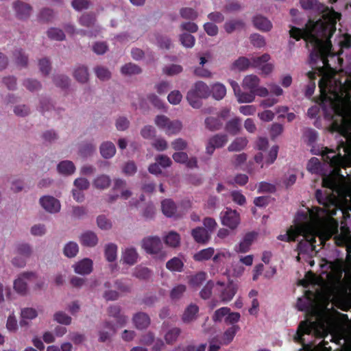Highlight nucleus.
Returning a JSON list of instances; mask_svg holds the SVG:
<instances>
[{
    "instance_id": "f257e3e1",
    "label": "nucleus",
    "mask_w": 351,
    "mask_h": 351,
    "mask_svg": "<svg viewBox=\"0 0 351 351\" xmlns=\"http://www.w3.org/2000/svg\"><path fill=\"white\" fill-rule=\"evenodd\" d=\"M329 273H324L319 277L308 272L300 285L307 287L312 285L313 290H308L305 295L298 299L297 308L311 314L313 320L307 319L300 323L294 335L296 341L303 344L300 351H330L324 341L322 346L312 348L304 343V336L313 335L318 337L338 334L343 324L348 320L347 315L339 313L334 306L347 311L351 307L348 289L341 281L342 271L339 267H332Z\"/></svg>"
},
{
    "instance_id": "f03ea898",
    "label": "nucleus",
    "mask_w": 351,
    "mask_h": 351,
    "mask_svg": "<svg viewBox=\"0 0 351 351\" xmlns=\"http://www.w3.org/2000/svg\"><path fill=\"white\" fill-rule=\"evenodd\" d=\"M301 7L306 10H312L322 14V19L314 21L308 20L304 29L290 26L289 35L299 40L303 38L306 45L311 48V61L315 64L317 61L320 65H315L314 71L308 73V77L312 80L317 75L322 76L319 82L324 80V85L343 83L339 79V74L328 64V56L335 53L332 50L330 38L336 30V23L340 19V14L333 10L325 7L316 0H300Z\"/></svg>"
},
{
    "instance_id": "7ed1b4c3",
    "label": "nucleus",
    "mask_w": 351,
    "mask_h": 351,
    "mask_svg": "<svg viewBox=\"0 0 351 351\" xmlns=\"http://www.w3.org/2000/svg\"><path fill=\"white\" fill-rule=\"evenodd\" d=\"M332 216L317 207L306 208L298 212L294 226L278 238L281 241H291L302 236L303 240L298 244L297 260L308 261L312 266L313 261L307 258L316 253V238L319 245H323L332 235H335V243L338 245L351 243V234L346 224L342 222L339 230L338 223Z\"/></svg>"
},
{
    "instance_id": "20e7f679",
    "label": "nucleus",
    "mask_w": 351,
    "mask_h": 351,
    "mask_svg": "<svg viewBox=\"0 0 351 351\" xmlns=\"http://www.w3.org/2000/svg\"><path fill=\"white\" fill-rule=\"evenodd\" d=\"M209 96L210 88L206 83L199 81L188 92L186 99L193 108H199L200 106L199 99L207 98Z\"/></svg>"
},
{
    "instance_id": "39448f33",
    "label": "nucleus",
    "mask_w": 351,
    "mask_h": 351,
    "mask_svg": "<svg viewBox=\"0 0 351 351\" xmlns=\"http://www.w3.org/2000/svg\"><path fill=\"white\" fill-rule=\"evenodd\" d=\"M155 125L168 136L178 134L182 128V122L179 120H171L165 115H158L154 119Z\"/></svg>"
},
{
    "instance_id": "423d86ee",
    "label": "nucleus",
    "mask_w": 351,
    "mask_h": 351,
    "mask_svg": "<svg viewBox=\"0 0 351 351\" xmlns=\"http://www.w3.org/2000/svg\"><path fill=\"white\" fill-rule=\"evenodd\" d=\"M252 67L258 69L265 75L271 74L274 70V64L269 62L271 56L268 53H264L261 56H252Z\"/></svg>"
},
{
    "instance_id": "0eeeda50",
    "label": "nucleus",
    "mask_w": 351,
    "mask_h": 351,
    "mask_svg": "<svg viewBox=\"0 0 351 351\" xmlns=\"http://www.w3.org/2000/svg\"><path fill=\"white\" fill-rule=\"evenodd\" d=\"M220 218L221 224L232 230L237 228L241 222L239 213L230 208L221 213Z\"/></svg>"
},
{
    "instance_id": "6e6552de",
    "label": "nucleus",
    "mask_w": 351,
    "mask_h": 351,
    "mask_svg": "<svg viewBox=\"0 0 351 351\" xmlns=\"http://www.w3.org/2000/svg\"><path fill=\"white\" fill-rule=\"evenodd\" d=\"M41 207L47 213L53 214L60 210L61 204L60 201L51 195H44L39 199Z\"/></svg>"
},
{
    "instance_id": "1a4fd4ad",
    "label": "nucleus",
    "mask_w": 351,
    "mask_h": 351,
    "mask_svg": "<svg viewBox=\"0 0 351 351\" xmlns=\"http://www.w3.org/2000/svg\"><path fill=\"white\" fill-rule=\"evenodd\" d=\"M141 247L148 254H157L162 248V243L159 237H148L142 240Z\"/></svg>"
},
{
    "instance_id": "9d476101",
    "label": "nucleus",
    "mask_w": 351,
    "mask_h": 351,
    "mask_svg": "<svg viewBox=\"0 0 351 351\" xmlns=\"http://www.w3.org/2000/svg\"><path fill=\"white\" fill-rule=\"evenodd\" d=\"M35 278L33 273H23L14 281V289L20 294H25L27 291V282Z\"/></svg>"
},
{
    "instance_id": "9b49d317",
    "label": "nucleus",
    "mask_w": 351,
    "mask_h": 351,
    "mask_svg": "<svg viewBox=\"0 0 351 351\" xmlns=\"http://www.w3.org/2000/svg\"><path fill=\"white\" fill-rule=\"evenodd\" d=\"M72 268L78 275H89L93 271V261L88 258H84L73 264Z\"/></svg>"
},
{
    "instance_id": "f8f14e48",
    "label": "nucleus",
    "mask_w": 351,
    "mask_h": 351,
    "mask_svg": "<svg viewBox=\"0 0 351 351\" xmlns=\"http://www.w3.org/2000/svg\"><path fill=\"white\" fill-rule=\"evenodd\" d=\"M278 152V147L273 146L265 154L263 152L257 154L254 157V160L257 163H261V167H263L265 165H269L276 159Z\"/></svg>"
},
{
    "instance_id": "ddd939ff",
    "label": "nucleus",
    "mask_w": 351,
    "mask_h": 351,
    "mask_svg": "<svg viewBox=\"0 0 351 351\" xmlns=\"http://www.w3.org/2000/svg\"><path fill=\"white\" fill-rule=\"evenodd\" d=\"M16 254L19 256H21V258L18 259L16 257L13 258L12 263L13 265L17 267H23L25 265V257L29 256L32 253V249L28 244L23 243L19 245L16 250Z\"/></svg>"
},
{
    "instance_id": "4468645a",
    "label": "nucleus",
    "mask_w": 351,
    "mask_h": 351,
    "mask_svg": "<svg viewBox=\"0 0 351 351\" xmlns=\"http://www.w3.org/2000/svg\"><path fill=\"white\" fill-rule=\"evenodd\" d=\"M228 141V137L226 134H217L209 139L206 145V152L212 154L215 148L223 147Z\"/></svg>"
},
{
    "instance_id": "2eb2a0df",
    "label": "nucleus",
    "mask_w": 351,
    "mask_h": 351,
    "mask_svg": "<svg viewBox=\"0 0 351 351\" xmlns=\"http://www.w3.org/2000/svg\"><path fill=\"white\" fill-rule=\"evenodd\" d=\"M38 315V311L34 308L25 307L21 308L20 313L21 326L27 325L29 324V322L36 318Z\"/></svg>"
},
{
    "instance_id": "dca6fc26",
    "label": "nucleus",
    "mask_w": 351,
    "mask_h": 351,
    "mask_svg": "<svg viewBox=\"0 0 351 351\" xmlns=\"http://www.w3.org/2000/svg\"><path fill=\"white\" fill-rule=\"evenodd\" d=\"M106 290L103 293V297L106 300H114L119 298V292H123L127 290L126 287L124 286L120 285L119 283H116L114 289L109 290V283H106L104 285Z\"/></svg>"
},
{
    "instance_id": "f3484780",
    "label": "nucleus",
    "mask_w": 351,
    "mask_h": 351,
    "mask_svg": "<svg viewBox=\"0 0 351 351\" xmlns=\"http://www.w3.org/2000/svg\"><path fill=\"white\" fill-rule=\"evenodd\" d=\"M255 239V234L253 233L247 234L239 243L234 247L235 252L238 253H245L249 251L250 246Z\"/></svg>"
},
{
    "instance_id": "a211bd4d",
    "label": "nucleus",
    "mask_w": 351,
    "mask_h": 351,
    "mask_svg": "<svg viewBox=\"0 0 351 351\" xmlns=\"http://www.w3.org/2000/svg\"><path fill=\"white\" fill-rule=\"evenodd\" d=\"M80 242L84 246L94 247L98 243V238L95 232L86 231L80 236Z\"/></svg>"
},
{
    "instance_id": "6ab92c4d",
    "label": "nucleus",
    "mask_w": 351,
    "mask_h": 351,
    "mask_svg": "<svg viewBox=\"0 0 351 351\" xmlns=\"http://www.w3.org/2000/svg\"><path fill=\"white\" fill-rule=\"evenodd\" d=\"M191 234L195 241L199 243L204 244L207 243L210 238V234L208 232V230L202 227H197L193 229L191 232Z\"/></svg>"
},
{
    "instance_id": "aec40b11",
    "label": "nucleus",
    "mask_w": 351,
    "mask_h": 351,
    "mask_svg": "<svg viewBox=\"0 0 351 351\" xmlns=\"http://www.w3.org/2000/svg\"><path fill=\"white\" fill-rule=\"evenodd\" d=\"M175 162L184 163L188 167L193 168L197 166V160L195 158H189L184 152H176L172 156Z\"/></svg>"
},
{
    "instance_id": "412c9836",
    "label": "nucleus",
    "mask_w": 351,
    "mask_h": 351,
    "mask_svg": "<svg viewBox=\"0 0 351 351\" xmlns=\"http://www.w3.org/2000/svg\"><path fill=\"white\" fill-rule=\"evenodd\" d=\"M210 95L216 100L222 99L226 95V88L225 85L220 82H215L211 84Z\"/></svg>"
},
{
    "instance_id": "4be33fe9",
    "label": "nucleus",
    "mask_w": 351,
    "mask_h": 351,
    "mask_svg": "<svg viewBox=\"0 0 351 351\" xmlns=\"http://www.w3.org/2000/svg\"><path fill=\"white\" fill-rule=\"evenodd\" d=\"M238 289V287L232 282H230L221 293L220 298L223 302H228L234 298Z\"/></svg>"
},
{
    "instance_id": "5701e85b",
    "label": "nucleus",
    "mask_w": 351,
    "mask_h": 351,
    "mask_svg": "<svg viewBox=\"0 0 351 351\" xmlns=\"http://www.w3.org/2000/svg\"><path fill=\"white\" fill-rule=\"evenodd\" d=\"M253 24L257 29L263 32H268L272 28V24L270 21L261 15L254 17Z\"/></svg>"
},
{
    "instance_id": "b1692460",
    "label": "nucleus",
    "mask_w": 351,
    "mask_h": 351,
    "mask_svg": "<svg viewBox=\"0 0 351 351\" xmlns=\"http://www.w3.org/2000/svg\"><path fill=\"white\" fill-rule=\"evenodd\" d=\"M260 79L255 75H246L242 82V86L245 89L250 90L251 91L255 90L258 85L259 84Z\"/></svg>"
},
{
    "instance_id": "393cba45",
    "label": "nucleus",
    "mask_w": 351,
    "mask_h": 351,
    "mask_svg": "<svg viewBox=\"0 0 351 351\" xmlns=\"http://www.w3.org/2000/svg\"><path fill=\"white\" fill-rule=\"evenodd\" d=\"M239 329L240 328L237 325H233L228 328L221 336V344L228 345L232 342Z\"/></svg>"
},
{
    "instance_id": "a878e982",
    "label": "nucleus",
    "mask_w": 351,
    "mask_h": 351,
    "mask_svg": "<svg viewBox=\"0 0 351 351\" xmlns=\"http://www.w3.org/2000/svg\"><path fill=\"white\" fill-rule=\"evenodd\" d=\"M138 253L134 248L129 247L124 250L122 254V261L124 263L134 265L138 259Z\"/></svg>"
},
{
    "instance_id": "bb28decb",
    "label": "nucleus",
    "mask_w": 351,
    "mask_h": 351,
    "mask_svg": "<svg viewBox=\"0 0 351 351\" xmlns=\"http://www.w3.org/2000/svg\"><path fill=\"white\" fill-rule=\"evenodd\" d=\"M57 169L59 173L69 176L75 172V167L71 161L64 160L58 165Z\"/></svg>"
},
{
    "instance_id": "cd10ccee",
    "label": "nucleus",
    "mask_w": 351,
    "mask_h": 351,
    "mask_svg": "<svg viewBox=\"0 0 351 351\" xmlns=\"http://www.w3.org/2000/svg\"><path fill=\"white\" fill-rule=\"evenodd\" d=\"M114 332L115 329L110 324L107 322L103 324L99 332V341L102 342L106 341L114 333Z\"/></svg>"
},
{
    "instance_id": "c85d7f7f",
    "label": "nucleus",
    "mask_w": 351,
    "mask_h": 351,
    "mask_svg": "<svg viewBox=\"0 0 351 351\" xmlns=\"http://www.w3.org/2000/svg\"><path fill=\"white\" fill-rule=\"evenodd\" d=\"M100 153L105 158L113 157L116 153L114 145L111 142H104L100 146Z\"/></svg>"
},
{
    "instance_id": "c756f323",
    "label": "nucleus",
    "mask_w": 351,
    "mask_h": 351,
    "mask_svg": "<svg viewBox=\"0 0 351 351\" xmlns=\"http://www.w3.org/2000/svg\"><path fill=\"white\" fill-rule=\"evenodd\" d=\"M133 322L137 328H147L150 324V319L147 315L142 313L136 314L133 317Z\"/></svg>"
},
{
    "instance_id": "7c9ffc66",
    "label": "nucleus",
    "mask_w": 351,
    "mask_h": 351,
    "mask_svg": "<svg viewBox=\"0 0 351 351\" xmlns=\"http://www.w3.org/2000/svg\"><path fill=\"white\" fill-rule=\"evenodd\" d=\"M14 8L18 17L21 19L28 16L31 13L30 6L25 3L16 2L14 4Z\"/></svg>"
},
{
    "instance_id": "2f4dec72",
    "label": "nucleus",
    "mask_w": 351,
    "mask_h": 351,
    "mask_svg": "<svg viewBox=\"0 0 351 351\" xmlns=\"http://www.w3.org/2000/svg\"><path fill=\"white\" fill-rule=\"evenodd\" d=\"M166 245L171 247H176L180 243V236L176 232H168L163 238Z\"/></svg>"
},
{
    "instance_id": "473e14b6",
    "label": "nucleus",
    "mask_w": 351,
    "mask_h": 351,
    "mask_svg": "<svg viewBox=\"0 0 351 351\" xmlns=\"http://www.w3.org/2000/svg\"><path fill=\"white\" fill-rule=\"evenodd\" d=\"M232 256V253L226 248H221L214 254L213 261L215 263H221L223 261L230 259Z\"/></svg>"
},
{
    "instance_id": "72a5a7b5",
    "label": "nucleus",
    "mask_w": 351,
    "mask_h": 351,
    "mask_svg": "<svg viewBox=\"0 0 351 351\" xmlns=\"http://www.w3.org/2000/svg\"><path fill=\"white\" fill-rule=\"evenodd\" d=\"M215 249L213 247H208L203 249L193 255V258L197 261H205L213 258Z\"/></svg>"
},
{
    "instance_id": "f704fd0d",
    "label": "nucleus",
    "mask_w": 351,
    "mask_h": 351,
    "mask_svg": "<svg viewBox=\"0 0 351 351\" xmlns=\"http://www.w3.org/2000/svg\"><path fill=\"white\" fill-rule=\"evenodd\" d=\"M125 181L119 179L115 181L114 188L116 191L121 193L120 197L124 199H128L132 195L131 191L125 188Z\"/></svg>"
},
{
    "instance_id": "c9c22d12",
    "label": "nucleus",
    "mask_w": 351,
    "mask_h": 351,
    "mask_svg": "<svg viewBox=\"0 0 351 351\" xmlns=\"http://www.w3.org/2000/svg\"><path fill=\"white\" fill-rule=\"evenodd\" d=\"M198 307L196 305H189L184 312L182 315V320L185 323H189L194 320L197 317L198 312Z\"/></svg>"
},
{
    "instance_id": "e433bc0d",
    "label": "nucleus",
    "mask_w": 351,
    "mask_h": 351,
    "mask_svg": "<svg viewBox=\"0 0 351 351\" xmlns=\"http://www.w3.org/2000/svg\"><path fill=\"white\" fill-rule=\"evenodd\" d=\"M79 252V247L77 243L69 241L66 243L63 247V253L68 258L76 256Z\"/></svg>"
},
{
    "instance_id": "4c0bfd02",
    "label": "nucleus",
    "mask_w": 351,
    "mask_h": 351,
    "mask_svg": "<svg viewBox=\"0 0 351 351\" xmlns=\"http://www.w3.org/2000/svg\"><path fill=\"white\" fill-rule=\"evenodd\" d=\"M162 211L167 217H172L176 210L175 204L170 199H165L161 204Z\"/></svg>"
},
{
    "instance_id": "58836bf2",
    "label": "nucleus",
    "mask_w": 351,
    "mask_h": 351,
    "mask_svg": "<svg viewBox=\"0 0 351 351\" xmlns=\"http://www.w3.org/2000/svg\"><path fill=\"white\" fill-rule=\"evenodd\" d=\"M226 130L231 134H237L241 130V119L235 117L230 120L226 126Z\"/></svg>"
},
{
    "instance_id": "ea45409f",
    "label": "nucleus",
    "mask_w": 351,
    "mask_h": 351,
    "mask_svg": "<svg viewBox=\"0 0 351 351\" xmlns=\"http://www.w3.org/2000/svg\"><path fill=\"white\" fill-rule=\"evenodd\" d=\"M105 256L108 261L113 262L117 257V246L114 243H109L105 247Z\"/></svg>"
},
{
    "instance_id": "a19ab883",
    "label": "nucleus",
    "mask_w": 351,
    "mask_h": 351,
    "mask_svg": "<svg viewBox=\"0 0 351 351\" xmlns=\"http://www.w3.org/2000/svg\"><path fill=\"white\" fill-rule=\"evenodd\" d=\"M239 103H252L255 100V93L250 90V93H244L241 90L235 95Z\"/></svg>"
},
{
    "instance_id": "79ce46f5",
    "label": "nucleus",
    "mask_w": 351,
    "mask_h": 351,
    "mask_svg": "<svg viewBox=\"0 0 351 351\" xmlns=\"http://www.w3.org/2000/svg\"><path fill=\"white\" fill-rule=\"evenodd\" d=\"M250 66H252V59L251 58H247L245 57H241L237 59L232 65L234 69L243 71L247 69Z\"/></svg>"
},
{
    "instance_id": "37998d69",
    "label": "nucleus",
    "mask_w": 351,
    "mask_h": 351,
    "mask_svg": "<svg viewBox=\"0 0 351 351\" xmlns=\"http://www.w3.org/2000/svg\"><path fill=\"white\" fill-rule=\"evenodd\" d=\"M183 266L182 261L177 257L171 258L166 264L167 268L171 271H181Z\"/></svg>"
},
{
    "instance_id": "c03bdc74",
    "label": "nucleus",
    "mask_w": 351,
    "mask_h": 351,
    "mask_svg": "<svg viewBox=\"0 0 351 351\" xmlns=\"http://www.w3.org/2000/svg\"><path fill=\"white\" fill-rule=\"evenodd\" d=\"M247 142L246 138H237L229 145L228 150L230 152L240 151L246 147Z\"/></svg>"
},
{
    "instance_id": "a18cd8bd",
    "label": "nucleus",
    "mask_w": 351,
    "mask_h": 351,
    "mask_svg": "<svg viewBox=\"0 0 351 351\" xmlns=\"http://www.w3.org/2000/svg\"><path fill=\"white\" fill-rule=\"evenodd\" d=\"M55 322L62 325H69L71 323V317L63 311L56 312L53 315Z\"/></svg>"
},
{
    "instance_id": "49530a36",
    "label": "nucleus",
    "mask_w": 351,
    "mask_h": 351,
    "mask_svg": "<svg viewBox=\"0 0 351 351\" xmlns=\"http://www.w3.org/2000/svg\"><path fill=\"white\" fill-rule=\"evenodd\" d=\"M110 179L108 176L101 175L97 177L93 181V186L99 189H104L109 186Z\"/></svg>"
},
{
    "instance_id": "de8ad7c7",
    "label": "nucleus",
    "mask_w": 351,
    "mask_h": 351,
    "mask_svg": "<svg viewBox=\"0 0 351 351\" xmlns=\"http://www.w3.org/2000/svg\"><path fill=\"white\" fill-rule=\"evenodd\" d=\"M179 40L182 45L186 48L193 47L195 42L194 36L187 33L181 34L180 35Z\"/></svg>"
},
{
    "instance_id": "09e8293b",
    "label": "nucleus",
    "mask_w": 351,
    "mask_h": 351,
    "mask_svg": "<svg viewBox=\"0 0 351 351\" xmlns=\"http://www.w3.org/2000/svg\"><path fill=\"white\" fill-rule=\"evenodd\" d=\"M74 77L78 82L81 83L87 82L88 80V73L87 69L84 66L78 67L74 71Z\"/></svg>"
},
{
    "instance_id": "8fccbe9b",
    "label": "nucleus",
    "mask_w": 351,
    "mask_h": 351,
    "mask_svg": "<svg viewBox=\"0 0 351 351\" xmlns=\"http://www.w3.org/2000/svg\"><path fill=\"white\" fill-rule=\"evenodd\" d=\"M121 71L124 75H134L141 73V69L134 64H127L121 67Z\"/></svg>"
},
{
    "instance_id": "3c124183",
    "label": "nucleus",
    "mask_w": 351,
    "mask_h": 351,
    "mask_svg": "<svg viewBox=\"0 0 351 351\" xmlns=\"http://www.w3.org/2000/svg\"><path fill=\"white\" fill-rule=\"evenodd\" d=\"M180 14L183 19L195 20L198 16L196 10L191 8H183L180 10Z\"/></svg>"
},
{
    "instance_id": "603ef678",
    "label": "nucleus",
    "mask_w": 351,
    "mask_h": 351,
    "mask_svg": "<svg viewBox=\"0 0 351 351\" xmlns=\"http://www.w3.org/2000/svg\"><path fill=\"white\" fill-rule=\"evenodd\" d=\"M229 273L233 277H241L245 272V267L240 263L232 264L231 269L228 270Z\"/></svg>"
},
{
    "instance_id": "864d4df0",
    "label": "nucleus",
    "mask_w": 351,
    "mask_h": 351,
    "mask_svg": "<svg viewBox=\"0 0 351 351\" xmlns=\"http://www.w3.org/2000/svg\"><path fill=\"white\" fill-rule=\"evenodd\" d=\"M228 312L229 308L228 307H221L216 310L213 315V320L215 322H220L223 319L225 320V318L227 317Z\"/></svg>"
},
{
    "instance_id": "5fc2aeb1",
    "label": "nucleus",
    "mask_w": 351,
    "mask_h": 351,
    "mask_svg": "<svg viewBox=\"0 0 351 351\" xmlns=\"http://www.w3.org/2000/svg\"><path fill=\"white\" fill-rule=\"evenodd\" d=\"M243 26V23L241 21H230L225 23L224 28L228 33H232L242 28Z\"/></svg>"
},
{
    "instance_id": "6e6d98bb",
    "label": "nucleus",
    "mask_w": 351,
    "mask_h": 351,
    "mask_svg": "<svg viewBox=\"0 0 351 351\" xmlns=\"http://www.w3.org/2000/svg\"><path fill=\"white\" fill-rule=\"evenodd\" d=\"M230 196L232 201L239 206H243L246 203V198L240 191H232L230 193Z\"/></svg>"
},
{
    "instance_id": "4d7b16f0",
    "label": "nucleus",
    "mask_w": 351,
    "mask_h": 351,
    "mask_svg": "<svg viewBox=\"0 0 351 351\" xmlns=\"http://www.w3.org/2000/svg\"><path fill=\"white\" fill-rule=\"evenodd\" d=\"M6 328L12 332H15L18 330V322L14 313H11L8 317Z\"/></svg>"
},
{
    "instance_id": "13d9d810",
    "label": "nucleus",
    "mask_w": 351,
    "mask_h": 351,
    "mask_svg": "<svg viewBox=\"0 0 351 351\" xmlns=\"http://www.w3.org/2000/svg\"><path fill=\"white\" fill-rule=\"evenodd\" d=\"M98 227L104 230H108L112 228V223L104 215H100L97 218Z\"/></svg>"
},
{
    "instance_id": "bf43d9fd",
    "label": "nucleus",
    "mask_w": 351,
    "mask_h": 351,
    "mask_svg": "<svg viewBox=\"0 0 351 351\" xmlns=\"http://www.w3.org/2000/svg\"><path fill=\"white\" fill-rule=\"evenodd\" d=\"M206 125L210 130H218L222 125V122L217 117H209L205 121Z\"/></svg>"
},
{
    "instance_id": "052dcab7",
    "label": "nucleus",
    "mask_w": 351,
    "mask_h": 351,
    "mask_svg": "<svg viewBox=\"0 0 351 351\" xmlns=\"http://www.w3.org/2000/svg\"><path fill=\"white\" fill-rule=\"evenodd\" d=\"M186 291V286L184 285H178L175 286L170 293L171 299H179Z\"/></svg>"
},
{
    "instance_id": "680f3d73",
    "label": "nucleus",
    "mask_w": 351,
    "mask_h": 351,
    "mask_svg": "<svg viewBox=\"0 0 351 351\" xmlns=\"http://www.w3.org/2000/svg\"><path fill=\"white\" fill-rule=\"evenodd\" d=\"M180 333L179 328H174L169 330L165 335V341L167 343L174 342Z\"/></svg>"
},
{
    "instance_id": "e2e57ef3",
    "label": "nucleus",
    "mask_w": 351,
    "mask_h": 351,
    "mask_svg": "<svg viewBox=\"0 0 351 351\" xmlns=\"http://www.w3.org/2000/svg\"><path fill=\"white\" fill-rule=\"evenodd\" d=\"M167 99L171 104L178 105L182 101V95L179 90H173L169 94Z\"/></svg>"
},
{
    "instance_id": "0e129e2a",
    "label": "nucleus",
    "mask_w": 351,
    "mask_h": 351,
    "mask_svg": "<svg viewBox=\"0 0 351 351\" xmlns=\"http://www.w3.org/2000/svg\"><path fill=\"white\" fill-rule=\"evenodd\" d=\"M206 273L199 272L191 278L189 283L193 287H198L206 280Z\"/></svg>"
},
{
    "instance_id": "69168bd1",
    "label": "nucleus",
    "mask_w": 351,
    "mask_h": 351,
    "mask_svg": "<svg viewBox=\"0 0 351 351\" xmlns=\"http://www.w3.org/2000/svg\"><path fill=\"white\" fill-rule=\"evenodd\" d=\"M73 185L74 188L84 191L88 189L90 183L87 179L79 178L74 180Z\"/></svg>"
},
{
    "instance_id": "338daca9",
    "label": "nucleus",
    "mask_w": 351,
    "mask_h": 351,
    "mask_svg": "<svg viewBox=\"0 0 351 351\" xmlns=\"http://www.w3.org/2000/svg\"><path fill=\"white\" fill-rule=\"evenodd\" d=\"M276 112L270 110H265L258 113V117L263 121H271L275 117Z\"/></svg>"
},
{
    "instance_id": "774afa93",
    "label": "nucleus",
    "mask_w": 351,
    "mask_h": 351,
    "mask_svg": "<svg viewBox=\"0 0 351 351\" xmlns=\"http://www.w3.org/2000/svg\"><path fill=\"white\" fill-rule=\"evenodd\" d=\"M47 34L49 37L54 40H62L64 38V34L61 29L58 28L49 29Z\"/></svg>"
}]
</instances>
